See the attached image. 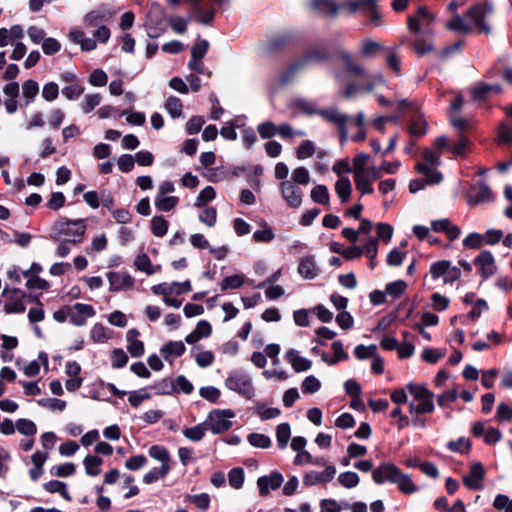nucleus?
I'll return each mask as SVG.
<instances>
[{"mask_svg":"<svg viewBox=\"0 0 512 512\" xmlns=\"http://www.w3.org/2000/svg\"><path fill=\"white\" fill-rule=\"evenodd\" d=\"M7 299V303L4 305V311L7 314H14V313H23L26 309V306L24 304V298L25 297H5Z\"/></svg>","mask_w":512,"mask_h":512,"instance_id":"e433bc0d","label":"nucleus"},{"mask_svg":"<svg viewBox=\"0 0 512 512\" xmlns=\"http://www.w3.org/2000/svg\"><path fill=\"white\" fill-rule=\"evenodd\" d=\"M43 488L49 493H59L65 500L71 501V496L67 490V486L62 481H49L43 485Z\"/></svg>","mask_w":512,"mask_h":512,"instance_id":"f704fd0d","label":"nucleus"},{"mask_svg":"<svg viewBox=\"0 0 512 512\" xmlns=\"http://www.w3.org/2000/svg\"><path fill=\"white\" fill-rule=\"evenodd\" d=\"M359 476L352 471H346L338 476V482L345 488L351 489L359 484Z\"/></svg>","mask_w":512,"mask_h":512,"instance_id":"603ef678","label":"nucleus"},{"mask_svg":"<svg viewBox=\"0 0 512 512\" xmlns=\"http://www.w3.org/2000/svg\"><path fill=\"white\" fill-rule=\"evenodd\" d=\"M179 203V198L176 196H156L154 205L162 212H169L173 210Z\"/></svg>","mask_w":512,"mask_h":512,"instance_id":"7c9ffc66","label":"nucleus"},{"mask_svg":"<svg viewBox=\"0 0 512 512\" xmlns=\"http://www.w3.org/2000/svg\"><path fill=\"white\" fill-rule=\"evenodd\" d=\"M165 32L163 20L149 18L146 23V33L149 38L156 39Z\"/></svg>","mask_w":512,"mask_h":512,"instance_id":"37998d69","label":"nucleus"},{"mask_svg":"<svg viewBox=\"0 0 512 512\" xmlns=\"http://www.w3.org/2000/svg\"><path fill=\"white\" fill-rule=\"evenodd\" d=\"M493 11L491 3H477L472 5L466 13V18L472 27H475L479 33L490 34L491 27L486 22V18Z\"/></svg>","mask_w":512,"mask_h":512,"instance_id":"39448f33","label":"nucleus"},{"mask_svg":"<svg viewBox=\"0 0 512 512\" xmlns=\"http://www.w3.org/2000/svg\"><path fill=\"white\" fill-rule=\"evenodd\" d=\"M446 28L450 31L467 34L471 31V25L468 22V19L459 14H455L450 20H448L445 24Z\"/></svg>","mask_w":512,"mask_h":512,"instance_id":"bb28decb","label":"nucleus"},{"mask_svg":"<svg viewBox=\"0 0 512 512\" xmlns=\"http://www.w3.org/2000/svg\"><path fill=\"white\" fill-rule=\"evenodd\" d=\"M435 16L425 6H418V56L434 48L431 25Z\"/></svg>","mask_w":512,"mask_h":512,"instance_id":"7ed1b4c3","label":"nucleus"},{"mask_svg":"<svg viewBox=\"0 0 512 512\" xmlns=\"http://www.w3.org/2000/svg\"><path fill=\"white\" fill-rule=\"evenodd\" d=\"M159 395H169L175 391L174 383L171 379L165 378L151 386Z\"/></svg>","mask_w":512,"mask_h":512,"instance_id":"774afa93","label":"nucleus"},{"mask_svg":"<svg viewBox=\"0 0 512 512\" xmlns=\"http://www.w3.org/2000/svg\"><path fill=\"white\" fill-rule=\"evenodd\" d=\"M235 417V413L231 409H215L212 410L207 418V428L213 434H221L232 427L231 419Z\"/></svg>","mask_w":512,"mask_h":512,"instance_id":"423d86ee","label":"nucleus"},{"mask_svg":"<svg viewBox=\"0 0 512 512\" xmlns=\"http://www.w3.org/2000/svg\"><path fill=\"white\" fill-rule=\"evenodd\" d=\"M247 440L250 445L256 448L267 449L271 446V439L269 436L262 433H251L248 435Z\"/></svg>","mask_w":512,"mask_h":512,"instance_id":"09e8293b","label":"nucleus"},{"mask_svg":"<svg viewBox=\"0 0 512 512\" xmlns=\"http://www.w3.org/2000/svg\"><path fill=\"white\" fill-rule=\"evenodd\" d=\"M474 264L479 268V274L483 280H487L495 274V258L489 250H482L475 257Z\"/></svg>","mask_w":512,"mask_h":512,"instance_id":"9d476101","label":"nucleus"},{"mask_svg":"<svg viewBox=\"0 0 512 512\" xmlns=\"http://www.w3.org/2000/svg\"><path fill=\"white\" fill-rule=\"evenodd\" d=\"M335 191L342 203L347 202L352 191L350 180L347 177L339 178L335 184Z\"/></svg>","mask_w":512,"mask_h":512,"instance_id":"2f4dec72","label":"nucleus"},{"mask_svg":"<svg viewBox=\"0 0 512 512\" xmlns=\"http://www.w3.org/2000/svg\"><path fill=\"white\" fill-rule=\"evenodd\" d=\"M165 109L167 113L173 118H179L182 116L183 104L182 101L175 96H170L165 102Z\"/></svg>","mask_w":512,"mask_h":512,"instance_id":"4c0bfd02","label":"nucleus"},{"mask_svg":"<svg viewBox=\"0 0 512 512\" xmlns=\"http://www.w3.org/2000/svg\"><path fill=\"white\" fill-rule=\"evenodd\" d=\"M493 200L494 194L491 188L483 181L472 186L468 193V203L470 205L490 203Z\"/></svg>","mask_w":512,"mask_h":512,"instance_id":"1a4fd4ad","label":"nucleus"},{"mask_svg":"<svg viewBox=\"0 0 512 512\" xmlns=\"http://www.w3.org/2000/svg\"><path fill=\"white\" fill-rule=\"evenodd\" d=\"M281 195L287 205L291 208H298L302 204V189L290 180L282 181L280 184Z\"/></svg>","mask_w":512,"mask_h":512,"instance_id":"6e6552de","label":"nucleus"},{"mask_svg":"<svg viewBox=\"0 0 512 512\" xmlns=\"http://www.w3.org/2000/svg\"><path fill=\"white\" fill-rule=\"evenodd\" d=\"M441 156L431 148H426L422 153V161L418 162V191L427 186L440 184L444 177L439 166Z\"/></svg>","mask_w":512,"mask_h":512,"instance_id":"f257e3e1","label":"nucleus"},{"mask_svg":"<svg viewBox=\"0 0 512 512\" xmlns=\"http://www.w3.org/2000/svg\"><path fill=\"white\" fill-rule=\"evenodd\" d=\"M275 238V234L266 222L262 224V229L256 230L253 234V239L256 242L268 243Z\"/></svg>","mask_w":512,"mask_h":512,"instance_id":"864d4df0","label":"nucleus"},{"mask_svg":"<svg viewBox=\"0 0 512 512\" xmlns=\"http://www.w3.org/2000/svg\"><path fill=\"white\" fill-rule=\"evenodd\" d=\"M318 115L325 121L337 126V128L346 125L350 118L348 114L340 112L335 106L320 109Z\"/></svg>","mask_w":512,"mask_h":512,"instance_id":"f3484780","label":"nucleus"},{"mask_svg":"<svg viewBox=\"0 0 512 512\" xmlns=\"http://www.w3.org/2000/svg\"><path fill=\"white\" fill-rule=\"evenodd\" d=\"M215 197V189L212 186H206L198 194L194 206L198 208L203 207L206 203L212 201Z\"/></svg>","mask_w":512,"mask_h":512,"instance_id":"6e6d98bb","label":"nucleus"},{"mask_svg":"<svg viewBox=\"0 0 512 512\" xmlns=\"http://www.w3.org/2000/svg\"><path fill=\"white\" fill-rule=\"evenodd\" d=\"M101 102V96L98 93L88 94L84 97L81 108L84 113H90Z\"/></svg>","mask_w":512,"mask_h":512,"instance_id":"338daca9","label":"nucleus"},{"mask_svg":"<svg viewBox=\"0 0 512 512\" xmlns=\"http://www.w3.org/2000/svg\"><path fill=\"white\" fill-rule=\"evenodd\" d=\"M291 436V428L288 423H281L276 428L277 445L280 449H285Z\"/></svg>","mask_w":512,"mask_h":512,"instance_id":"a19ab883","label":"nucleus"},{"mask_svg":"<svg viewBox=\"0 0 512 512\" xmlns=\"http://www.w3.org/2000/svg\"><path fill=\"white\" fill-rule=\"evenodd\" d=\"M95 311L91 305L76 303L74 305V311L70 314V322L75 326H83L86 324V320L89 317H93Z\"/></svg>","mask_w":512,"mask_h":512,"instance_id":"a211bd4d","label":"nucleus"},{"mask_svg":"<svg viewBox=\"0 0 512 512\" xmlns=\"http://www.w3.org/2000/svg\"><path fill=\"white\" fill-rule=\"evenodd\" d=\"M168 221L163 216H154L151 219V232L156 237H163L168 231Z\"/></svg>","mask_w":512,"mask_h":512,"instance_id":"c03bdc74","label":"nucleus"},{"mask_svg":"<svg viewBox=\"0 0 512 512\" xmlns=\"http://www.w3.org/2000/svg\"><path fill=\"white\" fill-rule=\"evenodd\" d=\"M336 474V468L333 465L326 466L322 472L310 471L303 478L304 485L312 486L317 483H327L331 481Z\"/></svg>","mask_w":512,"mask_h":512,"instance_id":"dca6fc26","label":"nucleus"},{"mask_svg":"<svg viewBox=\"0 0 512 512\" xmlns=\"http://www.w3.org/2000/svg\"><path fill=\"white\" fill-rule=\"evenodd\" d=\"M189 291H191V284L189 280H185L183 282L174 281L172 283H160L152 286V292L155 295H180Z\"/></svg>","mask_w":512,"mask_h":512,"instance_id":"ddd939ff","label":"nucleus"},{"mask_svg":"<svg viewBox=\"0 0 512 512\" xmlns=\"http://www.w3.org/2000/svg\"><path fill=\"white\" fill-rule=\"evenodd\" d=\"M297 271L305 279L312 280L316 278L319 269L316 265L315 257L313 255L302 257L299 261Z\"/></svg>","mask_w":512,"mask_h":512,"instance_id":"6ab92c4d","label":"nucleus"},{"mask_svg":"<svg viewBox=\"0 0 512 512\" xmlns=\"http://www.w3.org/2000/svg\"><path fill=\"white\" fill-rule=\"evenodd\" d=\"M107 279L109 290L112 292L126 290L134 285L133 277L125 271H110L107 273Z\"/></svg>","mask_w":512,"mask_h":512,"instance_id":"f8f14e48","label":"nucleus"},{"mask_svg":"<svg viewBox=\"0 0 512 512\" xmlns=\"http://www.w3.org/2000/svg\"><path fill=\"white\" fill-rule=\"evenodd\" d=\"M384 49V46L380 44L379 42H376L371 39H366L363 42L361 53L365 57H372L376 55L378 52L382 51Z\"/></svg>","mask_w":512,"mask_h":512,"instance_id":"bf43d9fd","label":"nucleus"},{"mask_svg":"<svg viewBox=\"0 0 512 512\" xmlns=\"http://www.w3.org/2000/svg\"><path fill=\"white\" fill-rule=\"evenodd\" d=\"M225 386L245 399L250 400L255 396L252 377L242 369L231 371L225 379Z\"/></svg>","mask_w":512,"mask_h":512,"instance_id":"20e7f679","label":"nucleus"},{"mask_svg":"<svg viewBox=\"0 0 512 512\" xmlns=\"http://www.w3.org/2000/svg\"><path fill=\"white\" fill-rule=\"evenodd\" d=\"M433 396L425 386L418 384V414L430 413L434 410Z\"/></svg>","mask_w":512,"mask_h":512,"instance_id":"5701e85b","label":"nucleus"},{"mask_svg":"<svg viewBox=\"0 0 512 512\" xmlns=\"http://www.w3.org/2000/svg\"><path fill=\"white\" fill-rule=\"evenodd\" d=\"M206 430H208L207 422H203L194 427L184 429L183 435L192 442H199L205 436Z\"/></svg>","mask_w":512,"mask_h":512,"instance_id":"72a5a7b5","label":"nucleus"},{"mask_svg":"<svg viewBox=\"0 0 512 512\" xmlns=\"http://www.w3.org/2000/svg\"><path fill=\"white\" fill-rule=\"evenodd\" d=\"M103 460L98 456L87 455L83 460L86 474L89 476H97L101 473L100 465Z\"/></svg>","mask_w":512,"mask_h":512,"instance_id":"473e14b6","label":"nucleus"},{"mask_svg":"<svg viewBox=\"0 0 512 512\" xmlns=\"http://www.w3.org/2000/svg\"><path fill=\"white\" fill-rule=\"evenodd\" d=\"M315 145L311 140L302 141L297 149V158L300 160L307 159L315 153Z\"/></svg>","mask_w":512,"mask_h":512,"instance_id":"0e129e2a","label":"nucleus"},{"mask_svg":"<svg viewBox=\"0 0 512 512\" xmlns=\"http://www.w3.org/2000/svg\"><path fill=\"white\" fill-rule=\"evenodd\" d=\"M447 448L452 452L464 454L470 450L471 443H470L469 439L460 437L455 441H450L447 444Z\"/></svg>","mask_w":512,"mask_h":512,"instance_id":"052dcab7","label":"nucleus"},{"mask_svg":"<svg viewBox=\"0 0 512 512\" xmlns=\"http://www.w3.org/2000/svg\"><path fill=\"white\" fill-rule=\"evenodd\" d=\"M255 411L262 421L276 418L281 414V411L278 408L266 407L265 403L262 401H258L256 403Z\"/></svg>","mask_w":512,"mask_h":512,"instance_id":"ea45409f","label":"nucleus"},{"mask_svg":"<svg viewBox=\"0 0 512 512\" xmlns=\"http://www.w3.org/2000/svg\"><path fill=\"white\" fill-rule=\"evenodd\" d=\"M306 67L305 59H298L290 64L281 74L279 81L282 85L291 83L297 75Z\"/></svg>","mask_w":512,"mask_h":512,"instance_id":"b1692460","label":"nucleus"},{"mask_svg":"<svg viewBox=\"0 0 512 512\" xmlns=\"http://www.w3.org/2000/svg\"><path fill=\"white\" fill-rule=\"evenodd\" d=\"M292 106L294 108L299 109L306 115H318L320 109L316 107V104L313 101L304 99V98H295L292 101Z\"/></svg>","mask_w":512,"mask_h":512,"instance_id":"c9c22d12","label":"nucleus"},{"mask_svg":"<svg viewBox=\"0 0 512 512\" xmlns=\"http://www.w3.org/2000/svg\"><path fill=\"white\" fill-rule=\"evenodd\" d=\"M311 9L319 11L330 16H337L340 11V5L334 0H310Z\"/></svg>","mask_w":512,"mask_h":512,"instance_id":"393cba45","label":"nucleus"},{"mask_svg":"<svg viewBox=\"0 0 512 512\" xmlns=\"http://www.w3.org/2000/svg\"><path fill=\"white\" fill-rule=\"evenodd\" d=\"M449 266V260H441L431 264L430 266V274L433 279H438L443 277L445 279L446 272Z\"/></svg>","mask_w":512,"mask_h":512,"instance_id":"e2e57ef3","label":"nucleus"},{"mask_svg":"<svg viewBox=\"0 0 512 512\" xmlns=\"http://www.w3.org/2000/svg\"><path fill=\"white\" fill-rule=\"evenodd\" d=\"M354 181L357 190L361 192V195L373 193L372 183L373 181L367 178L364 173H355Z\"/></svg>","mask_w":512,"mask_h":512,"instance_id":"a18cd8bd","label":"nucleus"},{"mask_svg":"<svg viewBox=\"0 0 512 512\" xmlns=\"http://www.w3.org/2000/svg\"><path fill=\"white\" fill-rule=\"evenodd\" d=\"M113 336V330L96 323L91 329V339L96 343H105Z\"/></svg>","mask_w":512,"mask_h":512,"instance_id":"cd10ccee","label":"nucleus"},{"mask_svg":"<svg viewBox=\"0 0 512 512\" xmlns=\"http://www.w3.org/2000/svg\"><path fill=\"white\" fill-rule=\"evenodd\" d=\"M485 477V470L480 462H475L471 465L468 474L462 477L464 485L474 491L483 489V479Z\"/></svg>","mask_w":512,"mask_h":512,"instance_id":"9b49d317","label":"nucleus"},{"mask_svg":"<svg viewBox=\"0 0 512 512\" xmlns=\"http://www.w3.org/2000/svg\"><path fill=\"white\" fill-rule=\"evenodd\" d=\"M501 91L502 87L498 83L488 84L480 82L472 88L471 94L474 101H481L487 99L491 92L500 93Z\"/></svg>","mask_w":512,"mask_h":512,"instance_id":"aec40b11","label":"nucleus"},{"mask_svg":"<svg viewBox=\"0 0 512 512\" xmlns=\"http://www.w3.org/2000/svg\"><path fill=\"white\" fill-rule=\"evenodd\" d=\"M399 469L390 463H385L372 471V478L376 484H383L385 482H395Z\"/></svg>","mask_w":512,"mask_h":512,"instance_id":"4468645a","label":"nucleus"},{"mask_svg":"<svg viewBox=\"0 0 512 512\" xmlns=\"http://www.w3.org/2000/svg\"><path fill=\"white\" fill-rule=\"evenodd\" d=\"M148 452L151 458L160 461L162 465L170 464L171 455L166 447L153 445L149 448Z\"/></svg>","mask_w":512,"mask_h":512,"instance_id":"79ce46f5","label":"nucleus"},{"mask_svg":"<svg viewBox=\"0 0 512 512\" xmlns=\"http://www.w3.org/2000/svg\"><path fill=\"white\" fill-rule=\"evenodd\" d=\"M311 199L322 205H329V193L325 185H317L311 190Z\"/></svg>","mask_w":512,"mask_h":512,"instance_id":"de8ad7c7","label":"nucleus"},{"mask_svg":"<svg viewBox=\"0 0 512 512\" xmlns=\"http://www.w3.org/2000/svg\"><path fill=\"white\" fill-rule=\"evenodd\" d=\"M134 265L139 271L144 272L146 275H153L161 270V266L153 265L149 256L144 252H140L136 256Z\"/></svg>","mask_w":512,"mask_h":512,"instance_id":"a878e982","label":"nucleus"},{"mask_svg":"<svg viewBox=\"0 0 512 512\" xmlns=\"http://www.w3.org/2000/svg\"><path fill=\"white\" fill-rule=\"evenodd\" d=\"M106 13L101 9H95L84 16V23L89 27L101 26L100 23L105 19Z\"/></svg>","mask_w":512,"mask_h":512,"instance_id":"8fccbe9b","label":"nucleus"},{"mask_svg":"<svg viewBox=\"0 0 512 512\" xmlns=\"http://www.w3.org/2000/svg\"><path fill=\"white\" fill-rule=\"evenodd\" d=\"M16 430L22 435L33 436L37 432V427L33 421L21 418L16 421Z\"/></svg>","mask_w":512,"mask_h":512,"instance_id":"3c124183","label":"nucleus"},{"mask_svg":"<svg viewBox=\"0 0 512 512\" xmlns=\"http://www.w3.org/2000/svg\"><path fill=\"white\" fill-rule=\"evenodd\" d=\"M171 470L170 464L161 465L160 467H154L148 471L144 477L143 482L145 484H152L160 478H164Z\"/></svg>","mask_w":512,"mask_h":512,"instance_id":"c85d7f7f","label":"nucleus"},{"mask_svg":"<svg viewBox=\"0 0 512 512\" xmlns=\"http://www.w3.org/2000/svg\"><path fill=\"white\" fill-rule=\"evenodd\" d=\"M228 481L231 487L240 489L244 483V470L241 467L233 468L228 473Z\"/></svg>","mask_w":512,"mask_h":512,"instance_id":"13d9d810","label":"nucleus"},{"mask_svg":"<svg viewBox=\"0 0 512 512\" xmlns=\"http://www.w3.org/2000/svg\"><path fill=\"white\" fill-rule=\"evenodd\" d=\"M328 58L329 52L327 48L324 46H319L307 51L306 54L301 59H305V65L307 66L309 61L324 62Z\"/></svg>","mask_w":512,"mask_h":512,"instance_id":"c756f323","label":"nucleus"},{"mask_svg":"<svg viewBox=\"0 0 512 512\" xmlns=\"http://www.w3.org/2000/svg\"><path fill=\"white\" fill-rule=\"evenodd\" d=\"M185 351L186 347L182 341H169L160 349L161 355L168 362H172L175 357L182 356Z\"/></svg>","mask_w":512,"mask_h":512,"instance_id":"4be33fe9","label":"nucleus"},{"mask_svg":"<svg viewBox=\"0 0 512 512\" xmlns=\"http://www.w3.org/2000/svg\"><path fill=\"white\" fill-rule=\"evenodd\" d=\"M320 388H321L320 380L313 375L307 376L301 384L302 392L306 393V394H314V393L318 392L320 390Z\"/></svg>","mask_w":512,"mask_h":512,"instance_id":"4d7b16f0","label":"nucleus"},{"mask_svg":"<svg viewBox=\"0 0 512 512\" xmlns=\"http://www.w3.org/2000/svg\"><path fill=\"white\" fill-rule=\"evenodd\" d=\"M292 39L293 35L290 32L278 33L269 41L270 50H277L290 43Z\"/></svg>","mask_w":512,"mask_h":512,"instance_id":"5fc2aeb1","label":"nucleus"},{"mask_svg":"<svg viewBox=\"0 0 512 512\" xmlns=\"http://www.w3.org/2000/svg\"><path fill=\"white\" fill-rule=\"evenodd\" d=\"M302 457H305V463L313 464L317 466H328V461L325 457L313 458L312 455L308 451H302V453H298L294 458V464L301 465Z\"/></svg>","mask_w":512,"mask_h":512,"instance_id":"49530a36","label":"nucleus"},{"mask_svg":"<svg viewBox=\"0 0 512 512\" xmlns=\"http://www.w3.org/2000/svg\"><path fill=\"white\" fill-rule=\"evenodd\" d=\"M285 357L297 373L307 371L312 367L311 360L300 356L295 349L288 350Z\"/></svg>","mask_w":512,"mask_h":512,"instance_id":"412c9836","label":"nucleus"},{"mask_svg":"<svg viewBox=\"0 0 512 512\" xmlns=\"http://www.w3.org/2000/svg\"><path fill=\"white\" fill-rule=\"evenodd\" d=\"M192 11L199 17L204 25H210L215 17V10L211 7L215 3L221 7L227 5L229 0H189Z\"/></svg>","mask_w":512,"mask_h":512,"instance_id":"0eeeda50","label":"nucleus"},{"mask_svg":"<svg viewBox=\"0 0 512 512\" xmlns=\"http://www.w3.org/2000/svg\"><path fill=\"white\" fill-rule=\"evenodd\" d=\"M86 228L85 219L62 218L51 227L50 239L65 240L66 242H72V245H78L84 238Z\"/></svg>","mask_w":512,"mask_h":512,"instance_id":"f03ea898","label":"nucleus"},{"mask_svg":"<svg viewBox=\"0 0 512 512\" xmlns=\"http://www.w3.org/2000/svg\"><path fill=\"white\" fill-rule=\"evenodd\" d=\"M39 92V85L36 81L29 79L23 83L22 93L25 98V106H28L34 101V98Z\"/></svg>","mask_w":512,"mask_h":512,"instance_id":"58836bf2","label":"nucleus"},{"mask_svg":"<svg viewBox=\"0 0 512 512\" xmlns=\"http://www.w3.org/2000/svg\"><path fill=\"white\" fill-rule=\"evenodd\" d=\"M284 478L279 472H272L270 475L261 476L257 480L259 494L266 496L270 490H276L281 487Z\"/></svg>","mask_w":512,"mask_h":512,"instance_id":"2eb2a0df","label":"nucleus"},{"mask_svg":"<svg viewBox=\"0 0 512 512\" xmlns=\"http://www.w3.org/2000/svg\"><path fill=\"white\" fill-rule=\"evenodd\" d=\"M449 120L451 125L459 130V134H463L464 131L470 129L471 127L467 119L454 112H449Z\"/></svg>","mask_w":512,"mask_h":512,"instance_id":"69168bd1","label":"nucleus"},{"mask_svg":"<svg viewBox=\"0 0 512 512\" xmlns=\"http://www.w3.org/2000/svg\"><path fill=\"white\" fill-rule=\"evenodd\" d=\"M362 255H365L370 260H374L377 256L378 252V242L377 239L373 237H368L365 241V244L361 246Z\"/></svg>","mask_w":512,"mask_h":512,"instance_id":"680f3d73","label":"nucleus"}]
</instances>
